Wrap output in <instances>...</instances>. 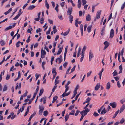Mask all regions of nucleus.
Returning <instances> with one entry per match:
<instances>
[{"mask_svg":"<svg viewBox=\"0 0 125 125\" xmlns=\"http://www.w3.org/2000/svg\"><path fill=\"white\" fill-rule=\"evenodd\" d=\"M45 6L47 8V9H48L49 8V6L47 0H46L45 1Z\"/></svg>","mask_w":125,"mask_h":125,"instance_id":"obj_23","label":"nucleus"},{"mask_svg":"<svg viewBox=\"0 0 125 125\" xmlns=\"http://www.w3.org/2000/svg\"><path fill=\"white\" fill-rule=\"evenodd\" d=\"M100 85V84L99 83H98L96 86L95 87V89L96 90H97L99 89Z\"/></svg>","mask_w":125,"mask_h":125,"instance_id":"obj_11","label":"nucleus"},{"mask_svg":"<svg viewBox=\"0 0 125 125\" xmlns=\"http://www.w3.org/2000/svg\"><path fill=\"white\" fill-rule=\"evenodd\" d=\"M48 21L50 23V24H53V21L52 20H50L49 19H48Z\"/></svg>","mask_w":125,"mask_h":125,"instance_id":"obj_58","label":"nucleus"},{"mask_svg":"<svg viewBox=\"0 0 125 125\" xmlns=\"http://www.w3.org/2000/svg\"><path fill=\"white\" fill-rule=\"evenodd\" d=\"M69 118V115L67 114L65 116V122H66L68 119Z\"/></svg>","mask_w":125,"mask_h":125,"instance_id":"obj_28","label":"nucleus"},{"mask_svg":"<svg viewBox=\"0 0 125 125\" xmlns=\"http://www.w3.org/2000/svg\"><path fill=\"white\" fill-rule=\"evenodd\" d=\"M114 31L113 29H111L110 32V37L112 38L114 36Z\"/></svg>","mask_w":125,"mask_h":125,"instance_id":"obj_8","label":"nucleus"},{"mask_svg":"<svg viewBox=\"0 0 125 125\" xmlns=\"http://www.w3.org/2000/svg\"><path fill=\"white\" fill-rule=\"evenodd\" d=\"M62 49H63L62 47L61 48L60 47L59 48V50H58V52L57 53V55H59L61 53V52L62 51Z\"/></svg>","mask_w":125,"mask_h":125,"instance_id":"obj_12","label":"nucleus"},{"mask_svg":"<svg viewBox=\"0 0 125 125\" xmlns=\"http://www.w3.org/2000/svg\"><path fill=\"white\" fill-rule=\"evenodd\" d=\"M65 3V2H62V3H60V4L61 6L62 7H63L64 5V4Z\"/></svg>","mask_w":125,"mask_h":125,"instance_id":"obj_63","label":"nucleus"},{"mask_svg":"<svg viewBox=\"0 0 125 125\" xmlns=\"http://www.w3.org/2000/svg\"><path fill=\"white\" fill-rule=\"evenodd\" d=\"M35 7V6L33 5H31L28 8V10H32Z\"/></svg>","mask_w":125,"mask_h":125,"instance_id":"obj_17","label":"nucleus"},{"mask_svg":"<svg viewBox=\"0 0 125 125\" xmlns=\"http://www.w3.org/2000/svg\"><path fill=\"white\" fill-rule=\"evenodd\" d=\"M125 108V106L124 105H122L121 107L120 110V113L121 112H122L124 110Z\"/></svg>","mask_w":125,"mask_h":125,"instance_id":"obj_9","label":"nucleus"},{"mask_svg":"<svg viewBox=\"0 0 125 125\" xmlns=\"http://www.w3.org/2000/svg\"><path fill=\"white\" fill-rule=\"evenodd\" d=\"M72 9L71 7L69 8H68V11H67V14L68 15H71V14L72 13Z\"/></svg>","mask_w":125,"mask_h":125,"instance_id":"obj_6","label":"nucleus"},{"mask_svg":"<svg viewBox=\"0 0 125 125\" xmlns=\"http://www.w3.org/2000/svg\"><path fill=\"white\" fill-rule=\"evenodd\" d=\"M92 26H91V25L89 26H88V27L87 28V30L88 32V33H89L90 32L91 30V29L92 28Z\"/></svg>","mask_w":125,"mask_h":125,"instance_id":"obj_24","label":"nucleus"},{"mask_svg":"<svg viewBox=\"0 0 125 125\" xmlns=\"http://www.w3.org/2000/svg\"><path fill=\"white\" fill-rule=\"evenodd\" d=\"M125 101V99L123 98L120 100V102L121 104H123Z\"/></svg>","mask_w":125,"mask_h":125,"instance_id":"obj_46","label":"nucleus"},{"mask_svg":"<svg viewBox=\"0 0 125 125\" xmlns=\"http://www.w3.org/2000/svg\"><path fill=\"white\" fill-rule=\"evenodd\" d=\"M57 85H55L54 87L52 89V92H54V91L56 89V88L57 87Z\"/></svg>","mask_w":125,"mask_h":125,"instance_id":"obj_53","label":"nucleus"},{"mask_svg":"<svg viewBox=\"0 0 125 125\" xmlns=\"http://www.w3.org/2000/svg\"><path fill=\"white\" fill-rule=\"evenodd\" d=\"M48 114V112L47 111H45L43 112V115L45 116H46Z\"/></svg>","mask_w":125,"mask_h":125,"instance_id":"obj_35","label":"nucleus"},{"mask_svg":"<svg viewBox=\"0 0 125 125\" xmlns=\"http://www.w3.org/2000/svg\"><path fill=\"white\" fill-rule=\"evenodd\" d=\"M52 73L53 74L55 73L56 74V72L55 71V68H53L52 70Z\"/></svg>","mask_w":125,"mask_h":125,"instance_id":"obj_34","label":"nucleus"},{"mask_svg":"<svg viewBox=\"0 0 125 125\" xmlns=\"http://www.w3.org/2000/svg\"><path fill=\"white\" fill-rule=\"evenodd\" d=\"M106 112V110L105 108H104L102 110V111L101 113V114L102 115L103 114H105Z\"/></svg>","mask_w":125,"mask_h":125,"instance_id":"obj_19","label":"nucleus"},{"mask_svg":"<svg viewBox=\"0 0 125 125\" xmlns=\"http://www.w3.org/2000/svg\"><path fill=\"white\" fill-rule=\"evenodd\" d=\"M0 44L1 46H3L5 45V42L4 40H2L0 42Z\"/></svg>","mask_w":125,"mask_h":125,"instance_id":"obj_25","label":"nucleus"},{"mask_svg":"<svg viewBox=\"0 0 125 125\" xmlns=\"http://www.w3.org/2000/svg\"><path fill=\"white\" fill-rule=\"evenodd\" d=\"M80 30L81 32V35L82 36L83 34V26L82 24H81L80 25Z\"/></svg>","mask_w":125,"mask_h":125,"instance_id":"obj_13","label":"nucleus"},{"mask_svg":"<svg viewBox=\"0 0 125 125\" xmlns=\"http://www.w3.org/2000/svg\"><path fill=\"white\" fill-rule=\"evenodd\" d=\"M91 73H92L91 71H90L88 73H87V77H88L89 76H90V74H91Z\"/></svg>","mask_w":125,"mask_h":125,"instance_id":"obj_59","label":"nucleus"},{"mask_svg":"<svg viewBox=\"0 0 125 125\" xmlns=\"http://www.w3.org/2000/svg\"><path fill=\"white\" fill-rule=\"evenodd\" d=\"M43 48H42L41 49V57L42 58H44V56H43Z\"/></svg>","mask_w":125,"mask_h":125,"instance_id":"obj_29","label":"nucleus"},{"mask_svg":"<svg viewBox=\"0 0 125 125\" xmlns=\"http://www.w3.org/2000/svg\"><path fill=\"white\" fill-rule=\"evenodd\" d=\"M30 36H29L28 37V38L26 40V42L27 43H28L30 41Z\"/></svg>","mask_w":125,"mask_h":125,"instance_id":"obj_57","label":"nucleus"},{"mask_svg":"<svg viewBox=\"0 0 125 125\" xmlns=\"http://www.w3.org/2000/svg\"><path fill=\"white\" fill-rule=\"evenodd\" d=\"M18 83H17V85L15 87V89L16 90L17 89H19L21 88V83H19V85H17Z\"/></svg>","mask_w":125,"mask_h":125,"instance_id":"obj_14","label":"nucleus"},{"mask_svg":"<svg viewBox=\"0 0 125 125\" xmlns=\"http://www.w3.org/2000/svg\"><path fill=\"white\" fill-rule=\"evenodd\" d=\"M117 85L118 87V88H120L121 87V85L120 84L119 82V81L117 82Z\"/></svg>","mask_w":125,"mask_h":125,"instance_id":"obj_49","label":"nucleus"},{"mask_svg":"<svg viewBox=\"0 0 125 125\" xmlns=\"http://www.w3.org/2000/svg\"><path fill=\"white\" fill-rule=\"evenodd\" d=\"M124 121L125 120L124 118H122L120 120V123L121 124H122L124 122Z\"/></svg>","mask_w":125,"mask_h":125,"instance_id":"obj_55","label":"nucleus"},{"mask_svg":"<svg viewBox=\"0 0 125 125\" xmlns=\"http://www.w3.org/2000/svg\"><path fill=\"white\" fill-rule=\"evenodd\" d=\"M39 108L40 109L39 114L40 115H41L42 114V112L43 111L44 109V107L43 106L41 107L40 106H39Z\"/></svg>","mask_w":125,"mask_h":125,"instance_id":"obj_2","label":"nucleus"},{"mask_svg":"<svg viewBox=\"0 0 125 125\" xmlns=\"http://www.w3.org/2000/svg\"><path fill=\"white\" fill-rule=\"evenodd\" d=\"M7 89V86H6V85H5L3 88V91H6Z\"/></svg>","mask_w":125,"mask_h":125,"instance_id":"obj_39","label":"nucleus"},{"mask_svg":"<svg viewBox=\"0 0 125 125\" xmlns=\"http://www.w3.org/2000/svg\"><path fill=\"white\" fill-rule=\"evenodd\" d=\"M65 88H66V89H65V92L63 93L62 95L60 96V97H62H62H64L66 96H68L70 93L71 92L70 91H69L67 93H66L68 91V90L69 89V87H66V86H65Z\"/></svg>","mask_w":125,"mask_h":125,"instance_id":"obj_1","label":"nucleus"},{"mask_svg":"<svg viewBox=\"0 0 125 125\" xmlns=\"http://www.w3.org/2000/svg\"><path fill=\"white\" fill-rule=\"evenodd\" d=\"M119 69L120 71L119 72V74H120L122 73V65H121L119 66Z\"/></svg>","mask_w":125,"mask_h":125,"instance_id":"obj_20","label":"nucleus"},{"mask_svg":"<svg viewBox=\"0 0 125 125\" xmlns=\"http://www.w3.org/2000/svg\"><path fill=\"white\" fill-rule=\"evenodd\" d=\"M32 30V29L31 28H30V29H29L27 30V32L28 33H30L31 34V31Z\"/></svg>","mask_w":125,"mask_h":125,"instance_id":"obj_30","label":"nucleus"},{"mask_svg":"<svg viewBox=\"0 0 125 125\" xmlns=\"http://www.w3.org/2000/svg\"><path fill=\"white\" fill-rule=\"evenodd\" d=\"M113 76H114L117 75L118 74V73L117 72L116 70H115L113 73Z\"/></svg>","mask_w":125,"mask_h":125,"instance_id":"obj_27","label":"nucleus"},{"mask_svg":"<svg viewBox=\"0 0 125 125\" xmlns=\"http://www.w3.org/2000/svg\"><path fill=\"white\" fill-rule=\"evenodd\" d=\"M12 28V27L11 26H9V27H7L5 29V30L6 31L7 30H9L11 29Z\"/></svg>","mask_w":125,"mask_h":125,"instance_id":"obj_42","label":"nucleus"},{"mask_svg":"<svg viewBox=\"0 0 125 125\" xmlns=\"http://www.w3.org/2000/svg\"><path fill=\"white\" fill-rule=\"evenodd\" d=\"M90 100V98L89 97H88L86 100V101L84 102L83 104H84L85 103H89V102Z\"/></svg>","mask_w":125,"mask_h":125,"instance_id":"obj_22","label":"nucleus"},{"mask_svg":"<svg viewBox=\"0 0 125 125\" xmlns=\"http://www.w3.org/2000/svg\"><path fill=\"white\" fill-rule=\"evenodd\" d=\"M110 87V82H108L106 84V89L108 90L109 89Z\"/></svg>","mask_w":125,"mask_h":125,"instance_id":"obj_18","label":"nucleus"},{"mask_svg":"<svg viewBox=\"0 0 125 125\" xmlns=\"http://www.w3.org/2000/svg\"><path fill=\"white\" fill-rule=\"evenodd\" d=\"M21 43L20 41H18L16 44V46L17 47H18L19 46V44Z\"/></svg>","mask_w":125,"mask_h":125,"instance_id":"obj_36","label":"nucleus"},{"mask_svg":"<svg viewBox=\"0 0 125 125\" xmlns=\"http://www.w3.org/2000/svg\"><path fill=\"white\" fill-rule=\"evenodd\" d=\"M93 115L94 116H98L99 115L96 112H95L94 113Z\"/></svg>","mask_w":125,"mask_h":125,"instance_id":"obj_47","label":"nucleus"},{"mask_svg":"<svg viewBox=\"0 0 125 125\" xmlns=\"http://www.w3.org/2000/svg\"><path fill=\"white\" fill-rule=\"evenodd\" d=\"M69 29L67 31L65 32H64L63 35L64 36H66L69 33Z\"/></svg>","mask_w":125,"mask_h":125,"instance_id":"obj_26","label":"nucleus"},{"mask_svg":"<svg viewBox=\"0 0 125 125\" xmlns=\"http://www.w3.org/2000/svg\"><path fill=\"white\" fill-rule=\"evenodd\" d=\"M36 113L34 112L33 114L31 115V116L30 117L28 120V121H30L31 119V118L35 115L36 114Z\"/></svg>","mask_w":125,"mask_h":125,"instance_id":"obj_21","label":"nucleus"},{"mask_svg":"<svg viewBox=\"0 0 125 125\" xmlns=\"http://www.w3.org/2000/svg\"><path fill=\"white\" fill-rule=\"evenodd\" d=\"M94 57L93 55L91 52V51H90L89 53V61H90L91 60V58Z\"/></svg>","mask_w":125,"mask_h":125,"instance_id":"obj_7","label":"nucleus"},{"mask_svg":"<svg viewBox=\"0 0 125 125\" xmlns=\"http://www.w3.org/2000/svg\"><path fill=\"white\" fill-rule=\"evenodd\" d=\"M44 91V90L43 89H42L40 91L39 93L42 94Z\"/></svg>","mask_w":125,"mask_h":125,"instance_id":"obj_54","label":"nucleus"},{"mask_svg":"<svg viewBox=\"0 0 125 125\" xmlns=\"http://www.w3.org/2000/svg\"><path fill=\"white\" fill-rule=\"evenodd\" d=\"M104 106V105H103L102 107H101V108L99 109L98 110V113H100L102 109L103 108V107Z\"/></svg>","mask_w":125,"mask_h":125,"instance_id":"obj_51","label":"nucleus"},{"mask_svg":"<svg viewBox=\"0 0 125 125\" xmlns=\"http://www.w3.org/2000/svg\"><path fill=\"white\" fill-rule=\"evenodd\" d=\"M105 27H104V28H103L101 32V34L102 35H103L104 33V30Z\"/></svg>","mask_w":125,"mask_h":125,"instance_id":"obj_40","label":"nucleus"},{"mask_svg":"<svg viewBox=\"0 0 125 125\" xmlns=\"http://www.w3.org/2000/svg\"><path fill=\"white\" fill-rule=\"evenodd\" d=\"M75 111L74 110H73L71 111V112H72V113L71 112L70 113H69V115H73L75 113Z\"/></svg>","mask_w":125,"mask_h":125,"instance_id":"obj_32","label":"nucleus"},{"mask_svg":"<svg viewBox=\"0 0 125 125\" xmlns=\"http://www.w3.org/2000/svg\"><path fill=\"white\" fill-rule=\"evenodd\" d=\"M41 30L40 28H39L38 29H37L36 30V32L37 33H38L39 32H41Z\"/></svg>","mask_w":125,"mask_h":125,"instance_id":"obj_61","label":"nucleus"},{"mask_svg":"<svg viewBox=\"0 0 125 125\" xmlns=\"http://www.w3.org/2000/svg\"><path fill=\"white\" fill-rule=\"evenodd\" d=\"M45 64V62H43L42 63V67L43 68L44 70L45 69L44 67V65Z\"/></svg>","mask_w":125,"mask_h":125,"instance_id":"obj_38","label":"nucleus"},{"mask_svg":"<svg viewBox=\"0 0 125 125\" xmlns=\"http://www.w3.org/2000/svg\"><path fill=\"white\" fill-rule=\"evenodd\" d=\"M75 67H76L75 65L74 66L73 68L71 69V72L70 73H72L74 71Z\"/></svg>","mask_w":125,"mask_h":125,"instance_id":"obj_45","label":"nucleus"},{"mask_svg":"<svg viewBox=\"0 0 125 125\" xmlns=\"http://www.w3.org/2000/svg\"><path fill=\"white\" fill-rule=\"evenodd\" d=\"M67 64V62H65V63H64L63 64V66H64V68H65Z\"/></svg>","mask_w":125,"mask_h":125,"instance_id":"obj_64","label":"nucleus"},{"mask_svg":"<svg viewBox=\"0 0 125 125\" xmlns=\"http://www.w3.org/2000/svg\"><path fill=\"white\" fill-rule=\"evenodd\" d=\"M101 10L98 11L96 13V18H95L94 21H96V19H99V18L101 13Z\"/></svg>","mask_w":125,"mask_h":125,"instance_id":"obj_3","label":"nucleus"},{"mask_svg":"<svg viewBox=\"0 0 125 125\" xmlns=\"http://www.w3.org/2000/svg\"><path fill=\"white\" fill-rule=\"evenodd\" d=\"M82 5L83 6L86 3V1L85 0H82Z\"/></svg>","mask_w":125,"mask_h":125,"instance_id":"obj_37","label":"nucleus"},{"mask_svg":"<svg viewBox=\"0 0 125 125\" xmlns=\"http://www.w3.org/2000/svg\"><path fill=\"white\" fill-rule=\"evenodd\" d=\"M70 81H68L67 82V83L65 85V86L66 87H68V86L69 84L70 83Z\"/></svg>","mask_w":125,"mask_h":125,"instance_id":"obj_48","label":"nucleus"},{"mask_svg":"<svg viewBox=\"0 0 125 125\" xmlns=\"http://www.w3.org/2000/svg\"><path fill=\"white\" fill-rule=\"evenodd\" d=\"M91 17L90 14L88 15L86 17V20L87 21H89L91 20Z\"/></svg>","mask_w":125,"mask_h":125,"instance_id":"obj_10","label":"nucleus"},{"mask_svg":"<svg viewBox=\"0 0 125 125\" xmlns=\"http://www.w3.org/2000/svg\"><path fill=\"white\" fill-rule=\"evenodd\" d=\"M58 7V5L57 4H56V7H55V10L56 11L58 12V10L57 9V8Z\"/></svg>","mask_w":125,"mask_h":125,"instance_id":"obj_52","label":"nucleus"},{"mask_svg":"<svg viewBox=\"0 0 125 125\" xmlns=\"http://www.w3.org/2000/svg\"><path fill=\"white\" fill-rule=\"evenodd\" d=\"M74 105H71L69 107L68 109L69 110H71L74 108Z\"/></svg>","mask_w":125,"mask_h":125,"instance_id":"obj_43","label":"nucleus"},{"mask_svg":"<svg viewBox=\"0 0 125 125\" xmlns=\"http://www.w3.org/2000/svg\"><path fill=\"white\" fill-rule=\"evenodd\" d=\"M62 58V56L60 55L58 59L59 61V63H61V58Z\"/></svg>","mask_w":125,"mask_h":125,"instance_id":"obj_33","label":"nucleus"},{"mask_svg":"<svg viewBox=\"0 0 125 125\" xmlns=\"http://www.w3.org/2000/svg\"><path fill=\"white\" fill-rule=\"evenodd\" d=\"M84 113V115H85L87 114V113L89 112V110L88 108L86 109L85 110H83Z\"/></svg>","mask_w":125,"mask_h":125,"instance_id":"obj_16","label":"nucleus"},{"mask_svg":"<svg viewBox=\"0 0 125 125\" xmlns=\"http://www.w3.org/2000/svg\"><path fill=\"white\" fill-rule=\"evenodd\" d=\"M125 2L124 3V4H123V5L121 7V9L122 10H123L124 8L125 7Z\"/></svg>","mask_w":125,"mask_h":125,"instance_id":"obj_62","label":"nucleus"},{"mask_svg":"<svg viewBox=\"0 0 125 125\" xmlns=\"http://www.w3.org/2000/svg\"><path fill=\"white\" fill-rule=\"evenodd\" d=\"M55 85H56L58 84L59 83V81L58 80H56L55 79Z\"/></svg>","mask_w":125,"mask_h":125,"instance_id":"obj_60","label":"nucleus"},{"mask_svg":"<svg viewBox=\"0 0 125 125\" xmlns=\"http://www.w3.org/2000/svg\"><path fill=\"white\" fill-rule=\"evenodd\" d=\"M21 9H20L19 11L18 12V14L20 16L21 14L22 13V12H21Z\"/></svg>","mask_w":125,"mask_h":125,"instance_id":"obj_41","label":"nucleus"},{"mask_svg":"<svg viewBox=\"0 0 125 125\" xmlns=\"http://www.w3.org/2000/svg\"><path fill=\"white\" fill-rule=\"evenodd\" d=\"M95 6H92V12H94V9Z\"/></svg>","mask_w":125,"mask_h":125,"instance_id":"obj_50","label":"nucleus"},{"mask_svg":"<svg viewBox=\"0 0 125 125\" xmlns=\"http://www.w3.org/2000/svg\"><path fill=\"white\" fill-rule=\"evenodd\" d=\"M69 18L70 22L71 23H72L73 20V17L72 16V15H69Z\"/></svg>","mask_w":125,"mask_h":125,"instance_id":"obj_15","label":"nucleus"},{"mask_svg":"<svg viewBox=\"0 0 125 125\" xmlns=\"http://www.w3.org/2000/svg\"><path fill=\"white\" fill-rule=\"evenodd\" d=\"M19 16L20 15L18 14L14 18H13V19L14 20H16L18 19Z\"/></svg>","mask_w":125,"mask_h":125,"instance_id":"obj_56","label":"nucleus"},{"mask_svg":"<svg viewBox=\"0 0 125 125\" xmlns=\"http://www.w3.org/2000/svg\"><path fill=\"white\" fill-rule=\"evenodd\" d=\"M86 49V46H84L82 49V52H84L85 51Z\"/></svg>","mask_w":125,"mask_h":125,"instance_id":"obj_44","label":"nucleus"},{"mask_svg":"<svg viewBox=\"0 0 125 125\" xmlns=\"http://www.w3.org/2000/svg\"><path fill=\"white\" fill-rule=\"evenodd\" d=\"M110 105L113 108H115L116 107L117 104L116 102H113L110 103Z\"/></svg>","mask_w":125,"mask_h":125,"instance_id":"obj_5","label":"nucleus"},{"mask_svg":"<svg viewBox=\"0 0 125 125\" xmlns=\"http://www.w3.org/2000/svg\"><path fill=\"white\" fill-rule=\"evenodd\" d=\"M57 97L56 96H55L54 97H53V100L52 101V103H54V102L57 99Z\"/></svg>","mask_w":125,"mask_h":125,"instance_id":"obj_31","label":"nucleus"},{"mask_svg":"<svg viewBox=\"0 0 125 125\" xmlns=\"http://www.w3.org/2000/svg\"><path fill=\"white\" fill-rule=\"evenodd\" d=\"M104 44L105 45L103 49V50H104L109 46V43L107 41H105L104 42Z\"/></svg>","mask_w":125,"mask_h":125,"instance_id":"obj_4","label":"nucleus"}]
</instances>
